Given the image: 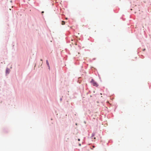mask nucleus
<instances>
[{"instance_id": "nucleus-1", "label": "nucleus", "mask_w": 151, "mask_h": 151, "mask_svg": "<svg viewBox=\"0 0 151 151\" xmlns=\"http://www.w3.org/2000/svg\"><path fill=\"white\" fill-rule=\"evenodd\" d=\"M91 82L94 86L96 87L98 86V84L96 83V82H95L93 79H92L91 80Z\"/></svg>"}, {"instance_id": "nucleus-2", "label": "nucleus", "mask_w": 151, "mask_h": 151, "mask_svg": "<svg viewBox=\"0 0 151 151\" xmlns=\"http://www.w3.org/2000/svg\"><path fill=\"white\" fill-rule=\"evenodd\" d=\"M9 73V69H7L6 70V73L8 74Z\"/></svg>"}, {"instance_id": "nucleus-3", "label": "nucleus", "mask_w": 151, "mask_h": 151, "mask_svg": "<svg viewBox=\"0 0 151 151\" xmlns=\"http://www.w3.org/2000/svg\"><path fill=\"white\" fill-rule=\"evenodd\" d=\"M46 63L48 65V66L49 67V68H50V66H49V63L48 62V60H46Z\"/></svg>"}, {"instance_id": "nucleus-4", "label": "nucleus", "mask_w": 151, "mask_h": 151, "mask_svg": "<svg viewBox=\"0 0 151 151\" xmlns=\"http://www.w3.org/2000/svg\"><path fill=\"white\" fill-rule=\"evenodd\" d=\"M65 24V22L64 21H62V25H64Z\"/></svg>"}, {"instance_id": "nucleus-5", "label": "nucleus", "mask_w": 151, "mask_h": 151, "mask_svg": "<svg viewBox=\"0 0 151 151\" xmlns=\"http://www.w3.org/2000/svg\"><path fill=\"white\" fill-rule=\"evenodd\" d=\"M7 1L9 2H12V0H7Z\"/></svg>"}, {"instance_id": "nucleus-6", "label": "nucleus", "mask_w": 151, "mask_h": 151, "mask_svg": "<svg viewBox=\"0 0 151 151\" xmlns=\"http://www.w3.org/2000/svg\"><path fill=\"white\" fill-rule=\"evenodd\" d=\"M94 136V134L93 133L92 134V137H93Z\"/></svg>"}, {"instance_id": "nucleus-7", "label": "nucleus", "mask_w": 151, "mask_h": 151, "mask_svg": "<svg viewBox=\"0 0 151 151\" xmlns=\"http://www.w3.org/2000/svg\"><path fill=\"white\" fill-rule=\"evenodd\" d=\"M44 12H43V11H42V13H44Z\"/></svg>"}, {"instance_id": "nucleus-8", "label": "nucleus", "mask_w": 151, "mask_h": 151, "mask_svg": "<svg viewBox=\"0 0 151 151\" xmlns=\"http://www.w3.org/2000/svg\"><path fill=\"white\" fill-rule=\"evenodd\" d=\"M78 141H80V139H78Z\"/></svg>"}, {"instance_id": "nucleus-9", "label": "nucleus", "mask_w": 151, "mask_h": 151, "mask_svg": "<svg viewBox=\"0 0 151 151\" xmlns=\"http://www.w3.org/2000/svg\"><path fill=\"white\" fill-rule=\"evenodd\" d=\"M94 139H96V137H94Z\"/></svg>"}, {"instance_id": "nucleus-10", "label": "nucleus", "mask_w": 151, "mask_h": 151, "mask_svg": "<svg viewBox=\"0 0 151 151\" xmlns=\"http://www.w3.org/2000/svg\"><path fill=\"white\" fill-rule=\"evenodd\" d=\"M145 50V49L143 50V51H144Z\"/></svg>"}]
</instances>
